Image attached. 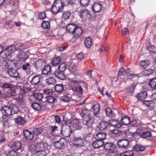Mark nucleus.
I'll return each mask as SVG.
<instances>
[{"label": "nucleus", "mask_w": 156, "mask_h": 156, "mask_svg": "<svg viewBox=\"0 0 156 156\" xmlns=\"http://www.w3.org/2000/svg\"><path fill=\"white\" fill-rule=\"evenodd\" d=\"M71 14V12L69 11H67L64 12L62 15V17L65 20L68 19Z\"/></svg>", "instance_id": "nucleus-55"}, {"label": "nucleus", "mask_w": 156, "mask_h": 156, "mask_svg": "<svg viewBox=\"0 0 156 156\" xmlns=\"http://www.w3.org/2000/svg\"><path fill=\"white\" fill-rule=\"evenodd\" d=\"M31 66L28 62L26 63L23 64L22 66V69L24 70H26L27 72H30V70Z\"/></svg>", "instance_id": "nucleus-43"}, {"label": "nucleus", "mask_w": 156, "mask_h": 156, "mask_svg": "<svg viewBox=\"0 0 156 156\" xmlns=\"http://www.w3.org/2000/svg\"><path fill=\"white\" fill-rule=\"evenodd\" d=\"M143 103L144 105L150 107H153L154 105V102L152 100L144 101Z\"/></svg>", "instance_id": "nucleus-40"}, {"label": "nucleus", "mask_w": 156, "mask_h": 156, "mask_svg": "<svg viewBox=\"0 0 156 156\" xmlns=\"http://www.w3.org/2000/svg\"><path fill=\"white\" fill-rule=\"evenodd\" d=\"M34 96L38 100L41 101L43 97V95L41 93H36L34 94Z\"/></svg>", "instance_id": "nucleus-60"}, {"label": "nucleus", "mask_w": 156, "mask_h": 156, "mask_svg": "<svg viewBox=\"0 0 156 156\" xmlns=\"http://www.w3.org/2000/svg\"><path fill=\"white\" fill-rule=\"evenodd\" d=\"M47 102L48 103H53L55 100V98L51 95L47 96Z\"/></svg>", "instance_id": "nucleus-62"}, {"label": "nucleus", "mask_w": 156, "mask_h": 156, "mask_svg": "<svg viewBox=\"0 0 156 156\" xmlns=\"http://www.w3.org/2000/svg\"><path fill=\"white\" fill-rule=\"evenodd\" d=\"M147 94L146 91H144L140 92L138 94L137 96V98L140 100H143L146 98Z\"/></svg>", "instance_id": "nucleus-30"}, {"label": "nucleus", "mask_w": 156, "mask_h": 156, "mask_svg": "<svg viewBox=\"0 0 156 156\" xmlns=\"http://www.w3.org/2000/svg\"><path fill=\"white\" fill-rule=\"evenodd\" d=\"M71 142L74 146L81 147L84 145L86 140L85 139L81 137L74 135Z\"/></svg>", "instance_id": "nucleus-1"}, {"label": "nucleus", "mask_w": 156, "mask_h": 156, "mask_svg": "<svg viewBox=\"0 0 156 156\" xmlns=\"http://www.w3.org/2000/svg\"><path fill=\"white\" fill-rule=\"evenodd\" d=\"M118 145L122 149H126L129 144V140L126 139L121 140L118 142Z\"/></svg>", "instance_id": "nucleus-6"}, {"label": "nucleus", "mask_w": 156, "mask_h": 156, "mask_svg": "<svg viewBox=\"0 0 156 156\" xmlns=\"http://www.w3.org/2000/svg\"><path fill=\"white\" fill-rule=\"evenodd\" d=\"M105 112L107 116L110 118H113L114 113L112 110L109 108H107L105 109Z\"/></svg>", "instance_id": "nucleus-41"}, {"label": "nucleus", "mask_w": 156, "mask_h": 156, "mask_svg": "<svg viewBox=\"0 0 156 156\" xmlns=\"http://www.w3.org/2000/svg\"><path fill=\"white\" fill-rule=\"evenodd\" d=\"M77 27V25L73 23L68 24L66 27L67 31L70 33L73 34Z\"/></svg>", "instance_id": "nucleus-19"}, {"label": "nucleus", "mask_w": 156, "mask_h": 156, "mask_svg": "<svg viewBox=\"0 0 156 156\" xmlns=\"http://www.w3.org/2000/svg\"><path fill=\"white\" fill-rule=\"evenodd\" d=\"M41 78V76L40 75L37 74L32 78L30 83L33 85H36L40 82Z\"/></svg>", "instance_id": "nucleus-18"}, {"label": "nucleus", "mask_w": 156, "mask_h": 156, "mask_svg": "<svg viewBox=\"0 0 156 156\" xmlns=\"http://www.w3.org/2000/svg\"><path fill=\"white\" fill-rule=\"evenodd\" d=\"M102 5L100 3H96L92 6V9L94 12H98L101 10Z\"/></svg>", "instance_id": "nucleus-25"}, {"label": "nucleus", "mask_w": 156, "mask_h": 156, "mask_svg": "<svg viewBox=\"0 0 156 156\" xmlns=\"http://www.w3.org/2000/svg\"><path fill=\"white\" fill-rule=\"evenodd\" d=\"M109 124L111 126L116 128H120L122 126V124L119 121L113 119L109 120Z\"/></svg>", "instance_id": "nucleus-14"}, {"label": "nucleus", "mask_w": 156, "mask_h": 156, "mask_svg": "<svg viewBox=\"0 0 156 156\" xmlns=\"http://www.w3.org/2000/svg\"><path fill=\"white\" fill-rule=\"evenodd\" d=\"M121 121L124 125H127L130 122V119L127 116H124L121 118Z\"/></svg>", "instance_id": "nucleus-34"}, {"label": "nucleus", "mask_w": 156, "mask_h": 156, "mask_svg": "<svg viewBox=\"0 0 156 156\" xmlns=\"http://www.w3.org/2000/svg\"><path fill=\"white\" fill-rule=\"evenodd\" d=\"M45 62L44 59H40L34 63V66L37 70L42 69L44 67Z\"/></svg>", "instance_id": "nucleus-11"}, {"label": "nucleus", "mask_w": 156, "mask_h": 156, "mask_svg": "<svg viewBox=\"0 0 156 156\" xmlns=\"http://www.w3.org/2000/svg\"><path fill=\"white\" fill-rule=\"evenodd\" d=\"M84 44L87 48H90L92 44V41L91 38L90 37H87L84 40Z\"/></svg>", "instance_id": "nucleus-38"}, {"label": "nucleus", "mask_w": 156, "mask_h": 156, "mask_svg": "<svg viewBox=\"0 0 156 156\" xmlns=\"http://www.w3.org/2000/svg\"><path fill=\"white\" fill-rule=\"evenodd\" d=\"M145 147L140 144H136L133 148V150L137 151H142L145 149Z\"/></svg>", "instance_id": "nucleus-31"}, {"label": "nucleus", "mask_w": 156, "mask_h": 156, "mask_svg": "<svg viewBox=\"0 0 156 156\" xmlns=\"http://www.w3.org/2000/svg\"><path fill=\"white\" fill-rule=\"evenodd\" d=\"M42 69V73L43 75L48 76L50 75L51 73V67L49 65L45 66Z\"/></svg>", "instance_id": "nucleus-17"}, {"label": "nucleus", "mask_w": 156, "mask_h": 156, "mask_svg": "<svg viewBox=\"0 0 156 156\" xmlns=\"http://www.w3.org/2000/svg\"><path fill=\"white\" fill-rule=\"evenodd\" d=\"M72 130L70 127L67 124L63 125L61 133L66 137H69L72 133Z\"/></svg>", "instance_id": "nucleus-3"}, {"label": "nucleus", "mask_w": 156, "mask_h": 156, "mask_svg": "<svg viewBox=\"0 0 156 156\" xmlns=\"http://www.w3.org/2000/svg\"><path fill=\"white\" fill-rule=\"evenodd\" d=\"M29 56V54L27 52H19L17 55V59L20 61H25Z\"/></svg>", "instance_id": "nucleus-4"}, {"label": "nucleus", "mask_w": 156, "mask_h": 156, "mask_svg": "<svg viewBox=\"0 0 156 156\" xmlns=\"http://www.w3.org/2000/svg\"><path fill=\"white\" fill-rule=\"evenodd\" d=\"M55 77L58 78V79L63 80L66 79L65 75L64 72H62L61 71H59L56 70L55 71L53 72L52 73Z\"/></svg>", "instance_id": "nucleus-10"}, {"label": "nucleus", "mask_w": 156, "mask_h": 156, "mask_svg": "<svg viewBox=\"0 0 156 156\" xmlns=\"http://www.w3.org/2000/svg\"><path fill=\"white\" fill-rule=\"evenodd\" d=\"M31 107L33 109L36 111H39L41 109V106L38 103L34 102L31 104Z\"/></svg>", "instance_id": "nucleus-46"}, {"label": "nucleus", "mask_w": 156, "mask_h": 156, "mask_svg": "<svg viewBox=\"0 0 156 156\" xmlns=\"http://www.w3.org/2000/svg\"><path fill=\"white\" fill-rule=\"evenodd\" d=\"M104 144V142L103 141L97 140L93 142L92 145L94 147L98 148L102 147Z\"/></svg>", "instance_id": "nucleus-24"}, {"label": "nucleus", "mask_w": 156, "mask_h": 156, "mask_svg": "<svg viewBox=\"0 0 156 156\" xmlns=\"http://www.w3.org/2000/svg\"><path fill=\"white\" fill-rule=\"evenodd\" d=\"M65 143V140L61 138L59 140L54 142V145L57 149H62L64 147Z\"/></svg>", "instance_id": "nucleus-7"}, {"label": "nucleus", "mask_w": 156, "mask_h": 156, "mask_svg": "<svg viewBox=\"0 0 156 156\" xmlns=\"http://www.w3.org/2000/svg\"><path fill=\"white\" fill-rule=\"evenodd\" d=\"M8 119L9 118L8 117H5L2 120L3 126L7 128L9 127V121Z\"/></svg>", "instance_id": "nucleus-49"}, {"label": "nucleus", "mask_w": 156, "mask_h": 156, "mask_svg": "<svg viewBox=\"0 0 156 156\" xmlns=\"http://www.w3.org/2000/svg\"><path fill=\"white\" fill-rule=\"evenodd\" d=\"M82 122L83 125L86 127L84 128V133L88 134L89 133V128H92V126L94 123V119L91 117L86 119H83Z\"/></svg>", "instance_id": "nucleus-2"}, {"label": "nucleus", "mask_w": 156, "mask_h": 156, "mask_svg": "<svg viewBox=\"0 0 156 156\" xmlns=\"http://www.w3.org/2000/svg\"><path fill=\"white\" fill-rule=\"evenodd\" d=\"M149 86L154 89L156 90V78H152L149 82Z\"/></svg>", "instance_id": "nucleus-37"}, {"label": "nucleus", "mask_w": 156, "mask_h": 156, "mask_svg": "<svg viewBox=\"0 0 156 156\" xmlns=\"http://www.w3.org/2000/svg\"><path fill=\"white\" fill-rule=\"evenodd\" d=\"M7 73L11 77L14 78H19L20 77V75L17 71L12 68L8 69Z\"/></svg>", "instance_id": "nucleus-8"}, {"label": "nucleus", "mask_w": 156, "mask_h": 156, "mask_svg": "<svg viewBox=\"0 0 156 156\" xmlns=\"http://www.w3.org/2000/svg\"><path fill=\"white\" fill-rule=\"evenodd\" d=\"M134 152L132 151H129L121 153V156H133L134 154Z\"/></svg>", "instance_id": "nucleus-48"}, {"label": "nucleus", "mask_w": 156, "mask_h": 156, "mask_svg": "<svg viewBox=\"0 0 156 156\" xmlns=\"http://www.w3.org/2000/svg\"><path fill=\"white\" fill-rule=\"evenodd\" d=\"M41 26L44 29H48L50 27V23L48 21H43L41 24Z\"/></svg>", "instance_id": "nucleus-52"}, {"label": "nucleus", "mask_w": 156, "mask_h": 156, "mask_svg": "<svg viewBox=\"0 0 156 156\" xmlns=\"http://www.w3.org/2000/svg\"><path fill=\"white\" fill-rule=\"evenodd\" d=\"M12 110V114H16L19 111L18 107L15 105L12 104L10 106Z\"/></svg>", "instance_id": "nucleus-45"}, {"label": "nucleus", "mask_w": 156, "mask_h": 156, "mask_svg": "<svg viewBox=\"0 0 156 156\" xmlns=\"http://www.w3.org/2000/svg\"><path fill=\"white\" fill-rule=\"evenodd\" d=\"M151 134L150 132L145 131L140 134V136L143 138H147L151 136Z\"/></svg>", "instance_id": "nucleus-42"}, {"label": "nucleus", "mask_w": 156, "mask_h": 156, "mask_svg": "<svg viewBox=\"0 0 156 156\" xmlns=\"http://www.w3.org/2000/svg\"><path fill=\"white\" fill-rule=\"evenodd\" d=\"M21 143L20 141H17L14 142L12 145V147L13 150H18L21 149Z\"/></svg>", "instance_id": "nucleus-35"}, {"label": "nucleus", "mask_w": 156, "mask_h": 156, "mask_svg": "<svg viewBox=\"0 0 156 156\" xmlns=\"http://www.w3.org/2000/svg\"><path fill=\"white\" fill-rule=\"evenodd\" d=\"M61 62V57L60 56H55L52 60L51 64L52 66H57Z\"/></svg>", "instance_id": "nucleus-26"}, {"label": "nucleus", "mask_w": 156, "mask_h": 156, "mask_svg": "<svg viewBox=\"0 0 156 156\" xmlns=\"http://www.w3.org/2000/svg\"><path fill=\"white\" fill-rule=\"evenodd\" d=\"M16 123L19 125H23L25 122V120L22 117L18 116L14 119Z\"/></svg>", "instance_id": "nucleus-33"}, {"label": "nucleus", "mask_w": 156, "mask_h": 156, "mask_svg": "<svg viewBox=\"0 0 156 156\" xmlns=\"http://www.w3.org/2000/svg\"><path fill=\"white\" fill-rule=\"evenodd\" d=\"M60 100L65 102H67L69 101V98L66 95L61 97Z\"/></svg>", "instance_id": "nucleus-64"}, {"label": "nucleus", "mask_w": 156, "mask_h": 156, "mask_svg": "<svg viewBox=\"0 0 156 156\" xmlns=\"http://www.w3.org/2000/svg\"><path fill=\"white\" fill-rule=\"evenodd\" d=\"M3 115L6 116H10L12 114V110L10 106L6 105L3 106L1 110Z\"/></svg>", "instance_id": "nucleus-13"}, {"label": "nucleus", "mask_w": 156, "mask_h": 156, "mask_svg": "<svg viewBox=\"0 0 156 156\" xmlns=\"http://www.w3.org/2000/svg\"><path fill=\"white\" fill-rule=\"evenodd\" d=\"M80 2L82 6L85 7L89 5L90 0H80Z\"/></svg>", "instance_id": "nucleus-50"}, {"label": "nucleus", "mask_w": 156, "mask_h": 156, "mask_svg": "<svg viewBox=\"0 0 156 156\" xmlns=\"http://www.w3.org/2000/svg\"><path fill=\"white\" fill-rule=\"evenodd\" d=\"M51 11L52 12L55 14H56L59 12H62L60 10L58 9V8L57 7L56 5H54V3H53L52 5Z\"/></svg>", "instance_id": "nucleus-47"}, {"label": "nucleus", "mask_w": 156, "mask_h": 156, "mask_svg": "<svg viewBox=\"0 0 156 156\" xmlns=\"http://www.w3.org/2000/svg\"><path fill=\"white\" fill-rule=\"evenodd\" d=\"M80 114L82 118H83V119H86L91 117V111L86 108L82 109L81 111Z\"/></svg>", "instance_id": "nucleus-9"}, {"label": "nucleus", "mask_w": 156, "mask_h": 156, "mask_svg": "<svg viewBox=\"0 0 156 156\" xmlns=\"http://www.w3.org/2000/svg\"><path fill=\"white\" fill-rule=\"evenodd\" d=\"M42 131V128L39 127L34 129L33 130L34 133L35 135H38L40 134Z\"/></svg>", "instance_id": "nucleus-56"}, {"label": "nucleus", "mask_w": 156, "mask_h": 156, "mask_svg": "<svg viewBox=\"0 0 156 156\" xmlns=\"http://www.w3.org/2000/svg\"><path fill=\"white\" fill-rule=\"evenodd\" d=\"M140 63V66L144 69H146L151 64L150 61L148 59L142 60Z\"/></svg>", "instance_id": "nucleus-27"}, {"label": "nucleus", "mask_w": 156, "mask_h": 156, "mask_svg": "<svg viewBox=\"0 0 156 156\" xmlns=\"http://www.w3.org/2000/svg\"><path fill=\"white\" fill-rule=\"evenodd\" d=\"M147 49L148 52L151 53H155L156 52V48L153 45L148 46L147 48Z\"/></svg>", "instance_id": "nucleus-54"}, {"label": "nucleus", "mask_w": 156, "mask_h": 156, "mask_svg": "<svg viewBox=\"0 0 156 156\" xmlns=\"http://www.w3.org/2000/svg\"><path fill=\"white\" fill-rule=\"evenodd\" d=\"M55 91L60 94L64 91V87L62 84H56L54 87Z\"/></svg>", "instance_id": "nucleus-22"}, {"label": "nucleus", "mask_w": 156, "mask_h": 156, "mask_svg": "<svg viewBox=\"0 0 156 156\" xmlns=\"http://www.w3.org/2000/svg\"><path fill=\"white\" fill-rule=\"evenodd\" d=\"M15 49V46L14 45H12L6 48L3 52L5 57L10 56L11 54L13 52Z\"/></svg>", "instance_id": "nucleus-12"}, {"label": "nucleus", "mask_w": 156, "mask_h": 156, "mask_svg": "<svg viewBox=\"0 0 156 156\" xmlns=\"http://www.w3.org/2000/svg\"><path fill=\"white\" fill-rule=\"evenodd\" d=\"M106 133L103 132L100 133L96 134L95 138L97 140L103 141L106 139Z\"/></svg>", "instance_id": "nucleus-28"}, {"label": "nucleus", "mask_w": 156, "mask_h": 156, "mask_svg": "<svg viewBox=\"0 0 156 156\" xmlns=\"http://www.w3.org/2000/svg\"><path fill=\"white\" fill-rule=\"evenodd\" d=\"M72 90L73 91L78 93L81 94L83 93V90L80 85L75 86L72 88Z\"/></svg>", "instance_id": "nucleus-36"}, {"label": "nucleus", "mask_w": 156, "mask_h": 156, "mask_svg": "<svg viewBox=\"0 0 156 156\" xmlns=\"http://www.w3.org/2000/svg\"><path fill=\"white\" fill-rule=\"evenodd\" d=\"M36 155L37 156H45L46 154L44 150H40L36 151Z\"/></svg>", "instance_id": "nucleus-59"}, {"label": "nucleus", "mask_w": 156, "mask_h": 156, "mask_svg": "<svg viewBox=\"0 0 156 156\" xmlns=\"http://www.w3.org/2000/svg\"><path fill=\"white\" fill-rule=\"evenodd\" d=\"M135 87L136 86L134 84H132L131 85L130 87L127 90L128 92L130 94H132L133 93Z\"/></svg>", "instance_id": "nucleus-61"}, {"label": "nucleus", "mask_w": 156, "mask_h": 156, "mask_svg": "<svg viewBox=\"0 0 156 156\" xmlns=\"http://www.w3.org/2000/svg\"><path fill=\"white\" fill-rule=\"evenodd\" d=\"M74 33L78 36H80L82 34V30L80 27L77 26L75 30Z\"/></svg>", "instance_id": "nucleus-44"}, {"label": "nucleus", "mask_w": 156, "mask_h": 156, "mask_svg": "<svg viewBox=\"0 0 156 156\" xmlns=\"http://www.w3.org/2000/svg\"><path fill=\"white\" fill-rule=\"evenodd\" d=\"M52 94L51 90L48 89H44L43 91V95L44 96L51 95Z\"/></svg>", "instance_id": "nucleus-51"}, {"label": "nucleus", "mask_w": 156, "mask_h": 156, "mask_svg": "<svg viewBox=\"0 0 156 156\" xmlns=\"http://www.w3.org/2000/svg\"><path fill=\"white\" fill-rule=\"evenodd\" d=\"M80 16L81 19L83 20H86L87 19L90 18L91 15L90 12L88 10H83L81 11L80 14Z\"/></svg>", "instance_id": "nucleus-16"}, {"label": "nucleus", "mask_w": 156, "mask_h": 156, "mask_svg": "<svg viewBox=\"0 0 156 156\" xmlns=\"http://www.w3.org/2000/svg\"><path fill=\"white\" fill-rule=\"evenodd\" d=\"M54 3V5L56 6L58 8V9L62 12L63 11V8L65 5L64 1L62 0H55Z\"/></svg>", "instance_id": "nucleus-15"}, {"label": "nucleus", "mask_w": 156, "mask_h": 156, "mask_svg": "<svg viewBox=\"0 0 156 156\" xmlns=\"http://www.w3.org/2000/svg\"><path fill=\"white\" fill-rule=\"evenodd\" d=\"M36 145L37 148H38L41 150H44L47 149L48 145L47 144L44 142H43L41 140H40L39 138L37 137L36 139Z\"/></svg>", "instance_id": "nucleus-5"}, {"label": "nucleus", "mask_w": 156, "mask_h": 156, "mask_svg": "<svg viewBox=\"0 0 156 156\" xmlns=\"http://www.w3.org/2000/svg\"><path fill=\"white\" fill-rule=\"evenodd\" d=\"M23 134L25 138L29 140H32L34 137L33 134L27 130H24Z\"/></svg>", "instance_id": "nucleus-23"}, {"label": "nucleus", "mask_w": 156, "mask_h": 156, "mask_svg": "<svg viewBox=\"0 0 156 156\" xmlns=\"http://www.w3.org/2000/svg\"><path fill=\"white\" fill-rule=\"evenodd\" d=\"M155 71V68L154 67H152L151 68L146 69L142 71V74L145 76H148L152 74Z\"/></svg>", "instance_id": "nucleus-21"}, {"label": "nucleus", "mask_w": 156, "mask_h": 156, "mask_svg": "<svg viewBox=\"0 0 156 156\" xmlns=\"http://www.w3.org/2000/svg\"><path fill=\"white\" fill-rule=\"evenodd\" d=\"M45 81L48 84H53L55 82V80L53 78L49 77L45 80Z\"/></svg>", "instance_id": "nucleus-58"}, {"label": "nucleus", "mask_w": 156, "mask_h": 156, "mask_svg": "<svg viewBox=\"0 0 156 156\" xmlns=\"http://www.w3.org/2000/svg\"><path fill=\"white\" fill-rule=\"evenodd\" d=\"M109 125L108 123L105 121H102L100 122L98 126V127L101 130L105 129Z\"/></svg>", "instance_id": "nucleus-32"}, {"label": "nucleus", "mask_w": 156, "mask_h": 156, "mask_svg": "<svg viewBox=\"0 0 156 156\" xmlns=\"http://www.w3.org/2000/svg\"><path fill=\"white\" fill-rule=\"evenodd\" d=\"M66 68V64L64 62H62L59 65L57 69L56 70L64 72Z\"/></svg>", "instance_id": "nucleus-39"}, {"label": "nucleus", "mask_w": 156, "mask_h": 156, "mask_svg": "<svg viewBox=\"0 0 156 156\" xmlns=\"http://www.w3.org/2000/svg\"><path fill=\"white\" fill-rule=\"evenodd\" d=\"M104 147L106 150L112 151L116 148V146L112 143L108 142L105 144Z\"/></svg>", "instance_id": "nucleus-20"}, {"label": "nucleus", "mask_w": 156, "mask_h": 156, "mask_svg": "<svg viewBox=\"0 0 156 156\" xmlns=\"http://www.w3.org/2000/svg\"><path fill=\"white\" fill-rule=\"evenodd\" d=\"M3 89H6L7 88H11L13 87V85L9 83H4L2 86Z\"/></svg>", "instance_id": "nucleus-53"}, {"label": "nucleus", "mask_w": 156, "mask_h": 156, "mask_svg": "<svg viewBox=\"0 0 156 156\" xmlns=\"http://www.w3.org/2000/svg\"><path fill=\"white\" fill-rule=\"evenodd\" d=\"M7 156H18V154L16 151L14 150H12L8 152Z\"/></svg>", "instance_id": "nucleus-57"}, {"label": "nucleus", "mask_w": 156, "mask_h": 156, "mask_svg": "<svg viewBox=\"0 0 156 156\" xmlns=\"http://www.w3.org/2000/svg\"><path fill=\"white\" fill-rule=\"evenodd\" d=\"M38 16L39 18L41 20H43L46 17V13L44 12L39 13Z\"/></svg>", "instance_id": "nucleus-63"}, {"label": "nucleus", "mask_w": 156, "mask_h": 156, "mask_svg": "<svg viewBox=\"0 0 156 156\" xmlns=\"http://www.w3.org/2000/svg\"><path fill=\"white\" fill-rule=\"evenodd\" d=\"M94 114L97 116L100 113V105L98 103L94 105L93 106Z\"/></svg>", "instance_id": "nucleus-29"}]
</instances>
